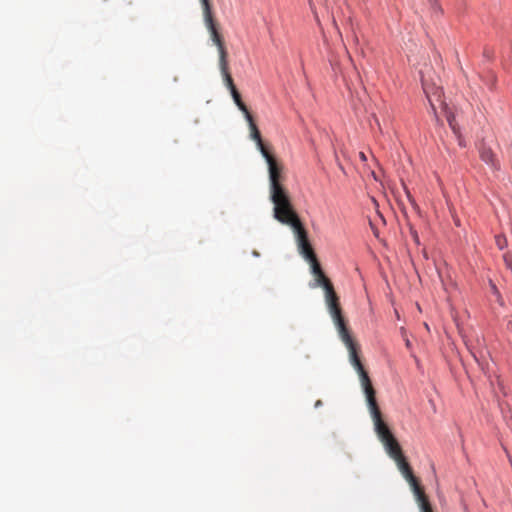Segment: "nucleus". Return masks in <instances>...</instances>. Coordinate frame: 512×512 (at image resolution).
<instances>
[{
    "label": "nucleus",
    "instance_id": "f257e3e1",
    "mask_svg": "<svg viewBox=\"0 0 512 512\" xmlns=\"http://www.w3.org/2000/svg\"><path fill=\"white\" fill-rule=\"evenodd\" d=\"M276 220L282 224L290 226L293 229L296 237L298 251L302 257L309 262L311 272L315 276L317 285L321 286L324 290L325 303L327 305L328 311L333 319L341 340L348 349L350 363L359 375L360 383L365 393L367 405L374 423L375 432L379 439L382 437H387L392 432L382 418L380 408L376 401V391L372 386L370 377L365 370L359 356V345L350 334L345 318L342 314L339 296L335 292L330 279L322 271L316 254L309 242L307 231L305 230L296 211L290 212L282 216V218Z\"/></svg>",
    "mask_w": 512,
    "mask_h": 512
},
{
    "label": "nucleus",
    "instance_id": "f03ea898",
    "mask_svg": "<svg viewBox=\"0 0 512 512\" xmlns=\"http://www.w3.org/2000/svg\"><path fill=\"white\" fill-rule=\"evenodd\" d=\"M380 441L384 445L386 452L388 455L396 462L398 469L402 473L403 477L409 483L413 494L415 496L416 502L420 508L421 512H433L431 504L427 495L424 492L423 487L420 485L418 479L414 476L413 471L406 461L402 453V449L391 433L387 437L380 438Z\"/></svg>",
    "mask_w": 512,
    "mask_h": 512
},
{
    "label": "nucleus",
    "instance_id": "7ed1b4c3",
    "mask_svg": "<svg viewBox=\"0 0 512 512\" xmlns=\"http://www.w3.org/2000/svg\"><path fill=\"white\" fill-rule=\"evenodd\" d=\"M268 165L269 182H270V199L274 205L273 216L280 219L282 216L295 211L290 200L288 191L282 185V165L271 154V152L262 155Z\"/></svg>",
    "mask_w": 512,
    "mask_h": 512
},
{
    "label": "nucleus",
    "instance_id": "20e7f679",
    "mask_svg": "<svg viewBox=\"0 0 512 512\" xmlns=\"http://www.w3.org/2000/svg\"><path fill=\"white\" fill-rule=\"evenodd\" d=\"M203 13H204L205 25H206L208 31L210 32L211 40L218 48L219 68H220L224 83L230 91L235 90L237 88L233 82V79L229 73V68H228V60H227L228 53H227V50H226V47L224 44V40L217 29V23L212 15L210 2H203Z\"/></svg>",
    "mask_w": 512,
    "mask_h": 512
},
{
    "label": "nucleus",
    "instance_id": "39448f33",
    "mask_svg": "<svg viewBox=\"0 0 512 512\" xmlns=\"http://www.w3.org/2000/svg\"><path fill=\"white\" fill-rule=\"evenodd\" d=\"M422 86H423V90L427 96V99L430 103L432 110L434 112H436V104L438 103L440 105L441 109L443 110V112L445 114L446 120H447L450 128L452 129L454 134L459 139V144L463 145L462 139L460 136V129L455 121V116L449 110L447 104L442 100L441 88L428 85L424 79H422Z\"/></svg>",
    "mask_w": 512,
    "mask_h": 512
},
{
    "label": "nucleus",
    "instance_id": "423d86ee",
    "mask_svg": "<svg viewBox=\"0 0 512 512\" xmlns=\"http://www.w3.org/2000/svg\"><path fill=\"white\" fill-rule=\"evenodd\" d=\"M245 119L249 125L250 136L256 142L257 147H258L259 151L261 152V154L264 155V153L270 152L262 141L260 131H259L257 125L255 124L252 115L250 114V115L246 116Z\"/></svg>",
    "mask_w": 512,
    "mask_h": 512
},
{
    "label": "nucleus",
    "instance_id": "0eeeda50",
    "mask_svg": "<svg viewBox=\"0 0 512 512\" xmlns=\"http://www.w3.org/2000/svg\"><path fill=\"white\" fill-rule=\"evenodd\" d=\"M479 153L481 160L486 164L490 165L495 170L500 168L499 162L496 159L494 152L490 148L482 146Z\"/></svg>",
    "mask_w": 512,
    "mask_h": 512
},
{
    "label": "nucleus",
    "instance_id": "6e6552de",
    "mask_svg": "<svg viewBox=\"0 0 512 512\" xmlns=\"http://www.w3.org/2000/svg\"><path fill=\"white\" fill-rule=\"evenodd\" d=\"M230 93H231V96H232L235 104L237 105L239 110H241L243 112L244 116L246 117V116L250 115L251 113L249 112L245 103L242 101L241 95L238 92V90L237 89L232 90V91H230Z\"/></svg>",
    "mask_w": 512,
    "mask_h": 512
},
{
    "label": "nucleus",
    "instance_id": "1a4fd4ad",
    "mask_svg": "<svg viewBox=\"0 0 512 512\" xmlns=\"http://www.w3.org/2000/svg\"><path fill=\"white\" fill-rule=\"evenodd\" d=\"M495 242H496L497 247L501 250L504 249L507 244L506 238L502 235H497L495 237Z\"/></svg>",
    "mask_w": 512,
    "mask_h": 512
},
{
    "label": "nucleus",
    "instance_id": "9d476101",
    "mask_svg": "<svg viewBox=\"0 0 512 512\" xmlns=\"http://www.w3.org/2000/svg\"><path fill=\"white\" fill-rule=\"evenodd\" d=\"M372 202H373V204H374V206H375V209H376V212H377V216H378L382 221H384V218H383L382 214L378 211V203L376 202V200H375L374 198L372 199Z\"/></svg>",
    "mask_w": 512,
    "mask_h": 512
},
{
    "label": "nucleus",
    "instance_id": "9b49d317",
    "mask_svg": "<svg viewBox=\"0 0 512 512\" xmlns=\"http://www.w3.org/2000/svg\"><path fill=\"white\" fill-rule=\"evenodd\" d=\"M369 224H370V227H371V229H372V231H373V234H374L376 237H378V234H379V233H378V230L376 229V227H375V225L373 224L372 220H369Z\"/></svg>",
    "mask_w": 512,
    "mask_h": 512
},
{
    "label": "nucleus",
    "instance_id": "f8f14e48",
    "mask_svg": "<svg viewBox=\"0 0 512 512\" xmlns=\"http://www.w3.org/2000/svg\"><path fill=\"white\" fill-rule=\"evenodd\" d=\"M405 344H406V347H407V348H410L411 343H410L409 339H406Z\"/></svg>",
    "mask_w": 512,
    "mask_h": 512
},
{
    "label": "nucleus",
    "instance_id": "ddd939ff",
    "mask_svg": "<svg viewBox=\"0 0 512 512\" xmlns=\"http://www.w3.org/2000/svg\"><path fill=\"white\" fill-rule=\"evenodd\" d=\"M321 405H322L321 400L316 401V403H315V407H319V406H321Z\"/></svg>",
    "mask_w": 512,
    "mask_h": 512
},
{
    "label": "nucleus",
    "instance_id": "4468645a",
    "mask_svg": "<svg viewBox=\"0 0 512 512\" xmlns=\"http://www.w3.org/2000/svg\"><path fill=\"white\" fill-rule=\"evenodd\" d=\"M374 120H375V123L378 125L379 129L381 130L379 120L376 117H374Z\"/></svg>",
    "mask_w": 512,
    "mask_h": 512
},
{
    "label": "nucleus",
    "instance_id": "2eb2a0df",
    "mask_svg": "<svg viewBox=\"0 0 512 512\" xmlns=\"http://www.w3.org/2000/svg\"><path fill=\"white\" fill-rule=\"evenodd\" d=\"M360 158H361L362 160H366V157H365L364 153H362V152L360 153Z\"/></svg>",
    "mask_w": 512,
    "mask_h": 512
},
{
    "label": "nucleus",
    "instance_id": "dca6fc26",
    "mask_svg": "<svg viewBox=\"0 0 512 512\" xmlns=\"http://www.w3.org/2000/svg\"><path fill=\"white\" fill-rule=\"evenodd\" d=\"M354 41H355L356 43H358V38H357V36H355V37H354Z\"/></svg>",
    "mask_w": 512,
    "mask_h": 512
}]
</instances>
